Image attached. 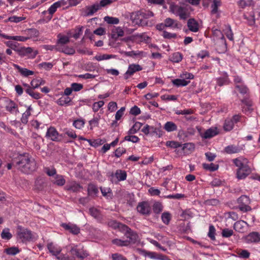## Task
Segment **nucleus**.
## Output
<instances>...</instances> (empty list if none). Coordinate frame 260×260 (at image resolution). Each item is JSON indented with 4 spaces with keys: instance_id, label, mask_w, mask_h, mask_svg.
Returning a JSON list of instances; mask_svg holds the SVG:
<instances>
[{
    "instance_id": "obj_1",
    "label": "nucleus",
    "mask_w": 260,
    "mask_h": 260,
    "mask_svg": "<svg viewBox=\"0 0 260 260\" xmlns=\"http://www.w3.org/2000/svg\"><path fill=\"white\" fill-rule=\"evenodd\" d=\"M12 166L25 174H29L37 169L36 161L27 153L18 155L12 160V163L8 164L7 168L10 170Z\"/></svg>"
},
{
    "instance_id": "obj_2",
    "label": "nucleus",
    "mask_w": 260,
    "mask_h": 260,
    "mask_svg": "<svg viewBox=\"0 0 260 260\" xmlns=\"http://www.w3.org/2000/svg\"><path fill=\"white\" fill-rule=\"evenodd\" d=\"M16 235L17 239L23 243L30 241L33 238L31 232L20 225L17 226Z\"/></svg>"
},
{
    "instance_id": "obj_3",
    "label": "nucleus",
    "mask_w": 260,
    "mask_h": 260,
    "mask_svg": "<svg viewBox=\"0 0 260 260\" xmlns=\"http://www.w3.org/2000/svg\"><path fill=\"white\" fill-rule=\"evenodd\" d=\"M239 204V209L243 212H247L251 210V208L249 206L250 203V199L248 197L245 195L241 196L238 199Z\"/></svg>"
},
{
    "instance_id": "obj_4",
    "label": "nucleus",
    "mask_w": 260,
    "mask_h": 260,
    "mask_svg": "<svg viewBox=\"0 0 260 260\" xmlns=\"http://www.w3.org/2000/svg\"><path fill=\"white\" fill-rule=\"evenodd\" d=\"M130 18L133 23L135 24L140 26H148V21L142 19L140 11L132 13Z\"/></svg>"
},
{
    "instance_id": "obj_5",
    "label": "nucleus",
    "mask_w": 260,
    "mask_h": 260,
    "mask_svg": "<svg viewBox=\"0 0 260 260\" xmlns=\"http://www.w3.org/2000/svg\"><path fill=\"white\" fill-rule=\"evenodd\" d=\"M121 233L127 236H132V231L126 225L115 221V234Z\"/></svg>"
},
{
    "instance_id": "obj_6",
    "label": "nucleus",
    "mask_w": 260,
    "mask_h": 260,
    "mask_svg": "<svg viewBox=\"0 0 260 260\" xmlns=\"http://www.w3.org/2000/svg\"><path fill=\"white\" fill-rule=\"evenodd\" d=\"M16 52L21 57L27 56L28 58H34L38 53L37 51L33 52L31 47H19Z\"/></svg>"
},
{
    "instance_id": "obj_7",
    "label": "nucleus",
    "mask_w": 260,
    "mask_h": 260,
    "mask_svg": "<svg viewBox=\"0 0 260 260\" xmlns=\"http://www.w3.org/2000/svg\"><path fill=\"white\" fill-rule=\"evenodd\" d=\"M137 211L143 215H149L151 213V207L148 202L139 203L137 207Z\"/></svg>"
},
{
    "instance_id": "obj_8",
    "label": "nucleus",
    "mask_w": 260,
    "mask_h": 260,
    "mask_svg": "<svg viewBox=\"0 0 260 260\" xmlns=\"http://www.w3.org/2000/svg\"><path fill=\"white\" fill-rule=\"evenodd\" d=\"M251 172L250 168L247 165L243 167L238 168L237 171V177L239 179H243Z\"/></svg>"
},
{
    "instance_id": "obj_9",
    "label": "nucleus",
    "mask_w": 260,
    "mask_h": 260,
    "mask_svg": "<svg viewBox=\"0 0 260 260\" xmlns=\"http://www.w3.org/2000/svg\"><path fill=\"white\" fill-rule=\"evenodd\" d=\"M60 225L61 227L64 229V230L69 231L70 233L74 235L78 234L80 231V228L75 224L62 223Z\"/></svg>"
},
{
    "instance_id": "obj_10",
    "label": "nucleus",
    "mask_w": 260,
    "mask_h": 260,
    "mask_svg": "<svg viewBox=\"0 0 260 260\" xmlns=\"http://www.w3.org/2000/svg\"><path fill=\"white\" fill-rule=\"evenodd\" d=\"M142 70V68L139 64H132L128 67L127 71L124 75V78L128 79V76L133 75L136 72L140 71Z\"/></svg>"
},
{
    "instance_id": "obj_11",
    "label": "nucleus",
    "mask_w": 260,
    "mask_h": 260,
    "mask_svg": "<svg viewBox=\"0 0 260 260\" xmlns=\"http://www.w3.org/2000/svg\"><path fill=\"white\" fill-rule=\"evenodd\" d=\"M58 133L56 129L53 127H50L46 133V137L50 138L52 141H58Z\"/></svg>"
},
{
    "instance_id": "obj_12",
    "label": "nucleus",
    "mask_w": 260,
    "mask_h": 260,
    "mask_svg": "<svg viewBox=\"0 0 260 260\" xmlns=\"http://www.w3.org/2000/svg\"><path fill=\"white\" fill-rule=\"evenodd\" d=\"M218 134L216 127H211L207 129L204 134L201 135V137L204 139H210Z\"/></svg>"
},
{
    "instance_id": "obj_13",
    "label": "nucleus",
    "mask_w": 260,
    "mask_h": 260,
    "mask_svg": "<svg viewBox=\"0 0 260 260\" xmlns=\"http://www.w3.org/2000/svg\"><path fill=\"white\" fill-rule=\"evenodd\" d=\"M187 27L191 31L196 32L199 31V23L194 19L190 18L187 21Z\"/></svg>"
},
{
    "instance_id": "obj_14",
    "label": "nucleus",
    "mask_w": 260,
    "mask_h": 260,
    "mask_svg": "<svg viewBox=\"0 0 260 260\" xmlns=\"http://www.w3.org/2000/svg\"><path fill=\"white\" fill-rule=\"evenodd\" d=\"M248 242L258 243L260 241V234L256 232L249 233L246 237Z\"/></svg>"
},
{
    "instance_id": "obj_15",
    "label": "nucleus",
    "mask_w": 260,
    "mask_h": 260,
    "mask_svg": "<svg viewBox=\"0 0 260 260\" xmlns=\"http://www.w3.org/2000/svg\"><path fill=\"white\" fill-rule=\"evenodd\" d=\"M245 225L249 226L246 221L242 220H238L235 223L234 225V229L239 233H243Z\"/></svg>"
},
{
    "instance_id": "obj_16",
    "label": "nucleus",
    "mask_w": 260,
    "mask_h": 260,
    "mask_svg": "<svg viewBox=\"0 0 260 260\" xmlns=\"http://www.w3.org/2000/svg\"><path fill=\"white\" fill-rule=\"evenodd\" d=\"M70 252L71 254L76 256L77 257L80 258L81 260L84 259L85 258L87 257L88 256V253H86V252H80L79 249L74 247L71 248Z\"/></svg>"
},
{
    "instance_id": "obj_17",
    "label": "nucleus",
    "mask_w": 260,
    "mask_h": 260,
    "mask_svg": "<svg viewBox=\"0 0 260 260\" xmlns=\"http://www.w3.org/2000/svg\"><path fill=\"white\" fill-rule=\"evenodd\" d=\"M51 181L54 184L58 186H63L66 183V180L62 175H56L51 179Z\"/></svg>"
},
{
    "instance_id": "obj_18",
    "label": "nucleus",
    "mask_w": 260,
    "mask_h": 260,
    "mask_svg": "<svg viewBox=\"0 0 260 260\" xmlns=\"http://www.w3.org/2000/svg\"><path fill=\"white\" fill-rule=\"evenodd\" d=\"M88 196L93 198L96 197L99 190L96 185L93 184L89 183L87 188Z\"/></svg>"
},
{
    "instance_id": "obj_19",
    "label": "nucleus",
    "mask_w": 260,
    "mask_h": 260,
    "mask_svg": "<svg viewBox=\"0 0 260 260\" xmlns=\"http://www.w3.org/2000/svg\"><path fill=\"white\" fill-rule=\"evenodd\" d=\"M241 148L234 145H229L225 147L224 151L227 154H233L239 152Z\"/></svg>"
},
{
    "instance_id": "obj_20",
    "label": "nucleus",
    "mask_w": 260,
    "mask_h": 260,
    "mask_svg": "<svg viewBox=\"0 0 260 260\" xmlns=\"http://www.w3.org/2000/svg\"><path fill=\"white\" fill-rule=\"evenodd\" d=\"M14 68L18 70L20 73L23 76L28 77L29 75H32L34 72L26 68H22L16 64H13Z\"/></svg>"
},
{
    "instance_id": "obj_21",
    "label": "nucleus",
    "mask_w": 260,
    "mask_h": 260,
    "mask_svg": "<svg viewBox=\"0 0 260 260\" xmlns=\"http://www.w3.org/2000/svg\"><path fill=\"white\" fill-rule=\"evenodd\" d=\"M5 101L7 103L6 106L7 111L12 113L14 110H17V105L14 102L7 98L6 99Z\"/></svg>"
},
{
    "instance_id": "obj_22",
    "label": "nucleus",
    "mask_w": 260,
    "mask_h": 260,
    "mask_svg": "<svg viewBox=\"0 0 260 260\" xmlns=\"http://www.w3.org/2000/svg\"><path fill=\"white\" fill-rule=\"evenodd\" d=\"M175 7L178 8L177 14L180 19L185 20L189 17V14H187L183 7L181 6L178 7L177 6H175Z\"/></svg>"
},
{
    "instance_id": "obj_23",
    "label": "nucleus",
    "mask_w": 260,
    "mask_h": 260,
    "mask_svg": "<svg viewBox=\"0 0 260 260\" xmlns=\"http://www.w3.org/2000/svg\"><path fill=\"white\" fill-rule=\"evenodd\" d=\"M0 36L8 40H13L18 41L24 42L29 39V37H25L23 36H10L4 34H0Z\"/></svg>"
},
{
    "instance_id": "obj_24",
    "label": "nucleus",
    "mask_w": 260,
    "mask_h": 260,
    "mask_svg": "<svg viewBox=\"0 0 260 260\" xmlns=\"http://www.w3.org/2000/svg\"><path fill=\"white\" fill-rule=\"evenodd\" d=\"M115 177L117 179L118 181L125 180L127 177V174L125 171L117 170L115 172Z\"/></svg>"
},
{
    "instance_id": "obj_25",
    "label": "nucleus",
    "mask_w": 260,
    "mask_h": 260,
    "mask_svg": "<svg viewBox=\"0 0 260 260\" xmlns=\"http://www.w3.org/2000/svg\"><path fill=\"white\" fill-rule=\"evenodd\" d=\"M100 189L103 196L108 199H112L113 192L111 188L109 187H101Z\"/></svg>"
},
{
    "instance_id": "obj_26",
    "label": "nucleus",
    "mask_w": 260,
    "mask_h": 260,
    "mask_svg": "<svg viewBox=\"0 0 260 260\" xmlns=\"http://www.w3.org/2000/svg\"><path fill=\"white\" fill-rule=\"evenodd\" d=\"M63 1H58L52 5L48 9L49 13L50 15L54 14L58 8L60 7L62 5H64Z\"/></svg>"
},
{
    "instance_id": "obj_27",
    "label": "nucleus",
    "mask_w": 260,
    "mask_h": 260,
    "mask_svg": "<svg viewBox=\"0 0 260 260\" xmlns=\"http://www.w3.org/2000/svg\"><path fill=\"white\" fill-rule=\"evenodd\" d=\"M213 35L214 37L218 38L221 44H224L226 46V41L225 38L222 32L217 29L213 30Z\"/></svg>"
},
{
    "instance_id": "obj_28",
    "label": "nucleus",
    "mask_w": 260,
    "mask_h": 260,
    "mask_svg": "<svg viewBox=\"0 0 260 260\" xmlns=\"http://www.w3.org/2000/svg\"><path fill=\"white\" fill-rule=\"evenodd\" d=\"M123 196L125 200L127 201V204L131 207H133L136 202L134 195L128 193H124Z\"/></svg>"
},
{
    "instance_id": "obj_29",
    "label": "nucleus",
    "mask_w": 260,
    "mask_h": 260,
    "mask_svg": "<svg viewBox=\"0 0 260 260\" xmlns=\"http://www.w3.org/2000/svg\"><path fill=\"white\" fill-rule=\"evenodd\" d=\"M189 81H186L183 78L182 79H176L172 80L173 84L177 87L186 86L189 83Z\"/></svg>"
},
{
    "instance_id": "obj_30",
    "label": "nucleus",
    "mask_w": 260,
    "mask_h": 260,
    "mask_svg": "<svg viewBox=\"0 0 260 260\" xmlns=\"http://www.w3.org/2000/svg\"><path fill=\"white\" fill-rule=\"evenodd\" d=\"M45 83V80L41 78L34 79L30 82V84L33 89L37 88L40 85H44Z\"/></svg>"
},
{
    "instance_id": "obj_31",
    "label": "nucleus",
    "mask_w": 260,
    "mask_h": 260,
    "mask_svg": "<svg viewBox=\"0 0 260 260\" xmlns=\"http://www.w3.org/2000/svg\"><path fill=\"white\" fill-rule=\"evenodd\" d=\"M164 128L167 132H171L176 131L177 126L173 122L168 121L165 124Z\"/></svg>"
},
{
    "instance_id": "obj_32",
    "label": "nucleus",
    "mask_w": 260,
    "mask_h": 260,
    "mask_svg": "<svg viewBox=\"0 0 260 260\" xmlns=\"http://www.w3.org/2000/svg\"><path fill=\"white\" fill-rule=\"evenodd\" d=\"M164 23L167 27H171L173 26L175 28L178 27V23L176 22V21L170 18H166L164 21Z\"/></svg>"
},
{
    "instance_id": "obj_33",
    "label": "nucleus",
    "mask_w": 260,
    "mask_h": 260,
    "mask_svg": "<svg viewBox=\"0 0 260 260\" xmlns=\"http://www.w3.org/2000/svg\"><path fill=\"white\" fill-rule=\"evenodd\" d=\"M152 210L154 213L158 214L162 211L163 206L161 203L156 202L152 206Z\"/></svg>"
},
{
    "instance_id": "obj_34",
    "label": "nucleus",
    "mask_w": 260,
    "mask_h": 260,
    "mask_svg": "<svg viewBox=\"0 0 260 260\" xmlns=\"http://www.w3.org/2000/svg\"><path fill=\"white\" fill-rule=\"evenodd\" d=\"M218 165H215L213 163H211L210 164L204 163L203 164V169L206 170H209L210 172H214L217 170L218 169Z\"/></svg>"
},
{
    "instance_id": "obj_35",
    "label": "nucleus",
    "mask_w": 260,
    "mask_h": 260,
    "mask_svg": "<svg viewBox=\"0 0 260 260\" xmlns=\"http://www.w3.org/2000/svg\"><path fill=\"white\" fill-rule=\"evenodd\" d=\"M183 58L182 54L180 52L174 53L172 56H171L170 60L173 62H180Z\"/></svg>"
},
{
    "instance_id": "obj_36",
    "label": "nucleus",
    "mask_w": 260,
    "mask_h": 260,
    "mask_svg": "<svg viewBox=\"0 0 260 260\" xmlns=\"http://www.w3.org/2000/svg\"><path fill=\"white\" fill-rule=\"evenodd\" d=\"M142 123L139 122H136L131 128L128 131V135L136 134L141 128Z\"/></svg>"
},
{
    "instance_id": "obj_37",
    "label": "nucleus",
    "mask_w": 260,
    "mask_h": 260,
    "mask_svg": "<svg viewBox=\"0 0 260 260\" xmlns=\"http://www.w3.org/2000/svg\"><path fill=\"white\" fill-rule=\"evenodd\" d=\"M161 218L163 223L168 225L171 219V215L169 212H165L162 214Z\"/></svg>"
},
{
    "instance_id": "obj_38",
    "label": "nucleus",
    "mask_w": 260,
    "mask_h": 260,
    "mask_svg": "<svg viewBox=\"0 0 260 260\" xmlns=\"http://www.w3.org/2000/svg\"><path fill=\"white\" fill-rule=\"evenodd\" d=\"M71 102V99L70 98L67 96H62L57 101V104L59 106H62L68 104Z\"/></svg>"
},
{
    "instance_id": "obj_39",
    "label": "nucleus",
    "mask_w": 260,
    "mask_h": 260,
    "mask_svg": "<svg viewBox=\"0 0 260 260\" xmlns=\"http://www.w3.org/2000/svg\"><path fill=\"white\" fill-rule=\"evenodd\" d=\"M101 9L99 5V4L96 3L90 7H89L87 9L88 11L87 13V15H91L98 11L99 10Z\"/></svg>"
},
{
    "instance_id": "obj_40",
    "label": "nucleus",
    "mask_w": 260,
    "mask_h": 260,
    "mask_svg": "<svg viewBox=\"0 0 260 260\" xmlns=\"http://www.w3.org/2000/svg\"><path fill=\"white\" fill-rule=\"evenodd\" d=\"M9 231L10 230L8 228H5L3 230L1 233L2 239L8 240L12 237V235L10 233Z\"/></svg>"
},
{
    "instance_id": "obj_41",
    "label": "nucleus",
    "mask_w": 260,
    "mask_h": 260,
    "mask_svg": "<svg viewBox=\"0 0 260 260\" xmlns=\"http://www.w3.org/2000/svg\"><path fill=\"white\" fill-rule=\"evenodd\" d=\"M241 101L247 107L248 111L250 112H252L253 111V109L251 108L252 106V102L250 99L248 98H245L241 100Z\"/></svg>"
},
{
    "instance_id": "obj_42",
    "label": "nucleus",
    "mask_w": 260,
    "mask_h": 260,
    "mask_svg": "<svg viewBox=\"0 0 260 260\" xmlns=\"http://www.w3.org/2000/svg\"><path fill=\"white\" fill-rule=\"evenodd\" d=\"M234 123L232 120H225L223 125L224 129L226 131H230L233 128Z\"/></svg>"
},
{
    "instance_id": "obj_43",
    "label": "nucleus",
    "mask_w": 260,
    "mask_h": 260,
    "mask_svg": "<svg viewBox=\"0 0 260 260\" xmlns=\"http://www.w3.org/2000/svg\"><path fill=\"white\" fill-rule=\"evenodd\" d=\"M215 232L216 230L215 227L212 224L210 225L209 228L208 236L210 238L211 240H215Z\"/></svg>"
},
{
    "instance_id": "obj_44",
    "label": "nucleus",
    "mask_w": 260,
    "mask_h": 260,
    "mask_svg": "<svg viewBox=\"0 0 260 260\" xmlns=\"http://www.w3.org/2000/svg\"><path fill=\"white\" fill-rule=\"evenodd\" d=\"M142 18L143 20L148 19L150 17L153 16V12L149 11L141 10L140 11Z\"/></svg>"
},
{
    "instance_id": "obj_45",
    "label": "nucleus",
    "mask_w": 260,
    "mask_h": 260,
    "mask_svg": "<svg viewBox=\"0 0 260 260\" xmlns=\"http://www.w3.org/2000/svg\"><path fill=\"white\" fill-rule=\"evenodd\" d=\"M26 92L30 95L32 98L36 100L39 99L40 98V94L38 92H34L33 91V89L30 88H27L25 90Z\"/></svg>"
},
{
    "instance_id": "obj_46",
    "label": "nucleus",
    "mask_w": 260,
    "mask_h": 260,
    "mask_svg": "<svg viewBox=\"0 0 260 260\" xmlns=\"http://www.w3.org/2000/svg\"><path fill=\"white\" fill-rule=\"evenodd\" d=\"M220 6V2L218 0H214L213 1V4L211 5L212 14H215L218 11V7Z\"/></svg>"
},
{
    "instance_id": "obj_47",
    "label": "nucleus",
    "mask_w": 260,
    "mask_h": 260,
    "mask_svg": "<svg viewBox=\"0 0 260 260\" xmlns=\"http://www.w3.org/2000/svg\"><path fill=\"white\" fill-rule=\"evenodd\" d=\"M19 248L16 247H11L6 249V252L9 255H14L19 253Z\"/></svg>"
},
{
    "instance_id": "obj_48",
    "label": "nucleus",
    "mask_w": 260,
    "mask_h": 260,
    "mask_svg": "<svg viewBox=\"0 0 260 260\" xmlns=\"http://www.w3.org/2000/svg\"><path fill=\"white\" fill-rule=\"evenodd\" d=\"M7 46L10 47L11 49H13L16 52V50H17L19 48L18 43L16 42H13L11 41H8L5 42Z\"/></svg>"
},
{
    "instance_id": "obj_49",
    "label": "nucleus",
    "mask_w": 260,
    "mask_h": 260,
    "mask_svg": "<svg viewBox=\"0 0 260 260\" xmlns=\"http://www.w3.org/2000/svg\"><path fill=\"white\" fill-rule=\"evenodd\" d=\"M235 87L238 89L240 93L242 94H246L248 91V88L243 84H237Z\"/></svg>"
},
{
    "instance_id": "obj_50",
    "label": "nucleus",
    "mask_w": 260,
    "mask_h": 260,
    "mask_svg": "<svg viewBox=\"0 0 260 260\" xmlns=\"http://www.w3.org/2000/svg\"><path fill=\"white\" fill-rule=\"evenodd\" d=\"M234 234L233 231L228 228L222 230L221 235L224 238H229Z\"/></svg>"
},
{
    "instance_id": "obj_51",
    "label": "nucleus",
    "mask_w": 260,
    "mask_h": 260,
    "mask_svg": "<svg viewBox=\"0 0 260 260\" xmlns=\"http://www.w3.org/2000/svg\"><path fill=\"white\" fill-rule=\"evenodd\" d=\"M166 146L172 148H177L180 147L181 146V144L178 142L168 141L166 142Z\"/></svg>"
},
{
    "instance_id": "obj_52",
    "label": "nucleus",
    "mask_w": 260,
    "mask_h": 260,
    "mask_svg": "<svg viewBox=\"0 0 260 260\" xmlns=\"http://www.w3.org/2000/svg\"><path fill=\"white\" fill-rule=\"evenodd\" d=\"M44 172L47 174V175L50 177H52V178L57 175L56 170L54 168L52 169H50L48 167L45 168Z\"/></svg>"
},
{
    "instance_id": "obj_53",
    "label": "nucleus",
    "mask_w": 260,
    "mask_h": 260,
    "mask_svg": "<svg viewBox=\"0 0 260 260\" xmlns=\"http://www.w3.org/2000/svg\"><path fill=\"white\" fill-rule=\"evenodd\" d=\"M25 19V17H18L16 16H13L9 17L8 19L5 20V22L11 21L13 22H19Z\"/></svg>"
},
{
    "instance_id": "obj_54",
    "label": "nucleus",
    "mask_w": 260,
    "mask_h": 260,
    "mask_svg": "<svg viewBox=\"0 0 260 260\" xmlns=\"http://www.w3.org/2000/svg\"><path fill=\"white\" fill-rule=\"evenodd\" d=\"M124 140L132 142L133 143H137L139 141L140 139L136 136H126L124 137Z\"/></svg>"
},
{
    "instance_id": "obj_55",
    "label": "nucleus",
    "mask_w": 260,
    "mask_h": 260,
    "mask_svg": "<svg viewBox=\"0 0 260 260\" xmlns=\"http://www.w3.org/2000/svg\"><path fill=\"white\" fill-rule=\"evenodd\" d=\"M125 108L124 107H121L119 110H118L115 115V118L116 120H120L121 117L124 114Z\"/></svg>"
},
{
    "instance_id": "obj_56",
    "label": "nucleus",
    "mask_w": 260,
    "mask_h": 260,
    "mask_svg": "<svg viewBox=\"0 0 260 260\" xmlns=\"http://www.w3.org/2000/svg\"><path fill=\"white\" fill-rule=\"evenodd\" d=\"M27 31L30 36L29 38L32 37H37L39 35V31L36 28L28 29Z\"/></svg>"
},
{
    "instance_id": "obj_57",
    "label": "nucleus",
    "mask_w": 260,
    "mask_h": 260,
    "mask_svg": "<svg viewBox=\"0 0 260 260\" xmlns=\"http://www.w3.org/2000/svg\"><path fill=\"white\" fill-rule=\"evenodd\" d=\"M228 78L227 76L225 77L219 78L217 79V85L219 86H222L223 85L227 84L228 83Z\"/></svg>"
},
{
    "instance_id": "obj_58",
    "label": "nucleus",
    "mask_w": 260,
    "mask_h": 260,
    "mask_svg": "<svg viewBox=\"0 0 260 260\" xmlns=\"http://www.w3.org/2000/svg\"><path fill=\"white\" fill-rule=\"evenodd\" d=\"M84 124V121L83 119H77L74 121L73 125L77 128H81Z\"/></svg>"
},
{
    "instance_id": "obj_59",
    "label": "nucleus",
    "mask_w": 260,
    "mask_h": 260,
    "mask_svg": "<svg viewBox=\"0 0 260 260\" xmlns=\"http://www.w3.org/2000/svg\"><path fill=\"white\" fill-rule=\"evenodd\" d=\"M193 113V111L192 110L189 109H185L184 110H177L175 112V114L177 115H189Z\"/></svg>"
},
{
    "instance_id": "obj_60",
    "label": "nucleus",
    "mask_w": 260,
    "mask_h": 260,
    "mask_svg": "<svg viewBox=\"0 0 260 260\" xmlns=\"http://www.w3.org/2000/svg\"><path fill=\"white\" fill-rule=\"evenodd\" d=\"M129 113L133 115L137 116L141 113V110L138 106H134L131 109Z\"/></svg>"
},
{
    "instance_id": "obj_61",
    "label": "nucleus",
    "mask_w": 260,
    "mask_h": 260,
    "mask_svg": "<svg viewBox=\"0 0 260 260\" xmlns=\"http://www.w3.org/2000/svg\"><path fill=\"white\" fill-rule=\"evenodd\" d=\"M89 213L94 218H99L100 215L99 211L94 207L89 209Z\"/></svg>"
},
{
    "instance_id": "obj_62",
    "label": "nucleus",
    "mask_w": 260,
    "mask_h": 260,
    "mask_svg": "<svg viewBox=\"0 0 260 260\" xmlns=\"http://www.w3.org/2000/svg\"><path fill=\"white\" fill-rule=\"evenodd\" d=\"M228 29L225 32V34L226 37L231 41L234 40L233 37V33L232 32L231 27L230 25H228L227 26Z\"/></svg>"
},
{
    "instance_id": "obj_63",
    "label": "nucleus",
    "mask_w": 260,
    "mask_h": 260,
    "mask_svg": "<svg viewBox=\"0 0 260 260\" xmlns=\"http://www.w3.org/2000/svg\"><path fill=\"white\" fill-rule=\"evenodd\" d=\"M73 91H79L83 88V85L80 83H73L71 84Z\"/></svg>"
},
{
    "instance_id": "obj_64",
    "label": "nucleus",
    "mask_w": 260,
    "mask_h": 260,
    "mask_svg": "<svg viewBox=\"0 0 260 260\" xmlns=\"http://www.w3.org/2000/svg\"><path fill=\"white\" fill-rule=\"evenodd\" d=\"M30 115V112L28 111H26L22 116L21 118V122L24 124H26L28 122V117Z\"/></svg>"
}]
</instances>
